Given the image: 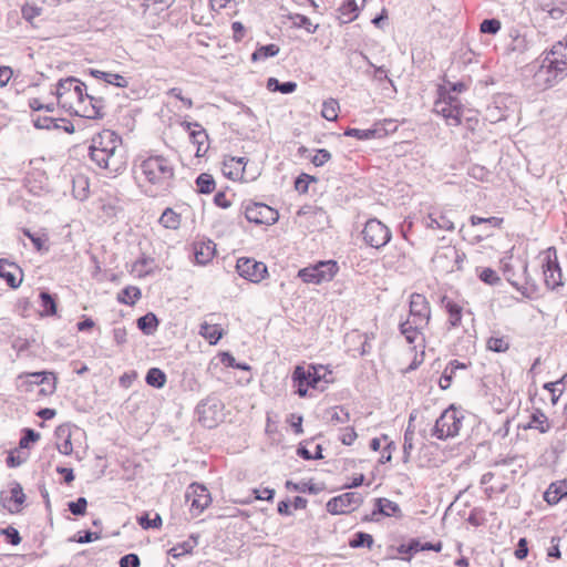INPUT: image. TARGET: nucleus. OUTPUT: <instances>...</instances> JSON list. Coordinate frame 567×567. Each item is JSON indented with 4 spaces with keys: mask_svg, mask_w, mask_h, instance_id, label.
<instances>
[{
    "mask_svg": "<svg viewBox=\"0 0 567 567\" xmlns=\"http://www.w3.org/2000/svg\"><path fill=\"white\" fill-rule=\"evenodd\" d=\"M90 158L110 173H120L126 167L122 138L111 130H104L92 138Z\"/></svg>",
    "mask_w": 567,
    "mask_h": 567,
    "instance_id": "nucleus-1",
    "label": "nucleus"
},
{
    "mask_svg": "<svg viewBox=\"0 0 567 567\" xmlns=\"http://www.w3.org/2000/svg\"><path fill=\"white\" fill-rule=\"evenodd\" d=\"M140 169L145 181V194L151 197L164 195L174 184L175 169L171 161L164 156H150L144 159Z\"/></svg>",
    "mask_w": 567,
    "mask_h": 567,
    "instance_id": "nucleus-2",
    "label": "nucleus"
},
{
    "mask_svg": "<svg viewBox=\"0 0 567 567\" xmlns=\"http://www.w3.org/2000/svg\"><path fill=\"white\" fill-rule=\"evenodd\" d=\"M54 94L60 106L70 113L80 115V110L87 96L86 85L79 79L69 76L58 82Z\"/></svg>",
    "mask_w": 567,
    "mask_h": 567,
    "instance_id": "nucleus-3",
    "label": "nucleus"
},
{
    "mask_svg": "<svg viewBox=\"0 0 567 567\" xmlns=\"http://www.w3.org/2000/svg\"><path fill=\"white\" fill-rule=\"evenodd\" d=\"M463 415L451 405L436 420L432 430V435L437 440H447L458 435L462 427Z\"/></svg>",
    "mask_w": 567,
    "mask_h": 567,
    "instance_id": "nucleus-4",
    "label": "nucleus"
},
{
    "mask_svg": "<svg viewBox=\"0 0 567 567\" xmlns=\"http://www.w3.org/2000/svg\"><path fill=\"white\" fill-rule=\"evenodd\" d=\"M545 69L548 73H554V81L565 76L567 73V43L559 41L553 45L542 62L540 72Z\"/></svg>",
    "mask_w": 567,
    "mask_h": 567,
    "instance_id": "nucleus-5",
    "label": "nucleus"
},
{
    "mask_svg": "<svg viewBox=\"0 0 567 567\" xmlns=\"http://www.w3.org/2000/svg\"><path fill=\"white\" fill-rule=\"evenodd\" d=\"M338 270L339 266L337 261L326 260L300 269L298 277L306 284L320 285L332 280Z\"/></svg>",
    "mask_w": 567,
    "mask_h": 567,
    "instance_id": "nucleus-6",
    "label": "nucleus"
},
{
    "mask_svg": "<svg viewBox=\"0 0 567 567\" xmlns=\"http://www.w3.org/2000/svg\"><path fill=\"white\" fill-rule=\"evenodd\" d=\"M363 240L372 248L380 249L391 240V230L377 218L369 219L362 230Z\"/></svg>",
    "mask_w": 567,
    "mask_h": 567,
    "instance_id": "nucleus-7",
    "label": "nucleus"
},
{
    "mask_svg": "<svg viewBox=\"0 0 567 567\" xmlns=\"http://www.w3.org/2000/svg\"><path fill=\"white\" fill-rule=\"evenodd\" d=\"M465 254L454 246H444L439 249L434 257L433 262L437 268L445 272H453L462 269Z\"/></svg>",
    "mask_w": 567,
    "mask_h": 567,
    "instance_id": "nucleus-8",
    "label": "nucleus"
},
{
    "mask_svg": "<svg viewBox=\"0 0 567 567\" xmlns=\"http://www.w3.org/2000/svg\"><path fill=\"white\" fill-rule=\"evenodd\" d=\"M362 503V496L358 492H347L331 498L327 503V511L330 514H346L358 508Z\"/></svg>",
    "mask_w": 567,
    "mask_h": 567,
    "instance_id": "nucleus-9",
    "label": "nucleus"
},
{
    "mask_svg": "<svg viewBox=\"0 0 567 567\" xmlns=\"http://www.w3.org/2000/svg\"><path fill=\"white\" fill-rule=\"evenodd\" d=\"M236 269L240 277L254 284L260 282L268 274L267 266L252 258H239Z\"/></svg>",
    "mask_w": 567,
    "mask_h": 567,
    "instance_id": "nucleus-10",
    "label": "nucleus"
},
{
    "mask_svg": "<svg viewBox=\"0 0 567 567\" xmlns=\"http://www.w3.org/2000/svg\"><path fill=\"white\" fill-rule=\"evenodd\" d=\"M245 216L250 223L257 225H272L278 220V212L262 203H252L245 209Z\"/></svg>",
    "mask_w": 567,
    "mask_h": 567,
    "instance_id": "nucleus-11",
    "label": "nucleus"
},
{
    "mask_svg": "<svg viewBox=\"0 0 567 567\" xmlns=\"http://www.w3.org/2000/svg\"><path fill=\"white\" fill-rule=\"evenodd\" d=\"M414 323L426 327L431 319V308L425 296L412 293L410 297V317Z\"/></svg>",
    "mask_w": 567,
    "mask_h": 567,
    "instance_id": "nucleus-12",
    "label": "nucleus"
},
{
    "mask_svg": "<svg viewBox=\"0 0 567 567\" xmlns=\"http://www.w3.org/2000/svg\"><path fill=\"white\" fill-rule=\"evenodd\" d=\"M543 274H544V280L547 288L554 290L557 287L563 285L561 281V269L559 267V264L557 261V256L554 252V257L551 258V255H547L543 265Z\"/></svg>",
    "mask_w": 567,
    "mask_h": 567,
    "instance_id": "nucleus-13",
    "label": "nucleus"
},
{
    "mask_svg": "<svg viewBox=\"0 0 567 567\" xmlns=\"http://www.w3.org/2000/svg\"><path fill=\"white\" fill-rule=\"evenodd\" d=\"M182 126L189 132L192 143L197 145L196 156H203L208 150V146L206 145L208 134L206 130L197 122L184 121Z\"/></svg>",
    "mask_w": 567,
    "mask_h": 567,
    "instance_id": "nucleus-14",
    "label": "nucleus"
},
{
    "mask_svg": "<svg viewBox=\"0 0 567 567\" xmlns=\"http://www.w3.org/2000/svg\"><path fill=\"white\" fill-rule=\"evenodd\" d=\"M187 501L192 502V508L197 509L198 514L202 513L212 502L208 489L200 484L193 483L186 492Z\"/></svg>",
    "mask_w": 567,
    "mask_h": 567,
    "instance_id": "nucleus-15",
    "label": "nucleus"
},
{
    "mask_svg": "<svg viewBox=\"0 0 567 567\" xmlns=\"http://www.w3.org/2000/svg\"><path fill=\"white\" fill-rule=\"evenodd\" d=\"M434 111L442 115L450 125L461 124V103L446 102V99H439L434 104Z\"/></svg>",
    "mask_w": 567,
    "mask_h": 567,
    "instance_id": "nucleus-16",
    "label": "nucleus"
},
{
    "mask_svg": "<svg viewBox=\"0 0 567 567\" xmlns=\"http://www.w3.org/2000/svg\"><path fill=\"white\" fill-rule=\"evenodd\" d=\"M105 100L102 96L89 94L85 96L83 107L80 110V116L86 118H102L104 116Z\"/></svg>",
    "mask_w": 567,
    "mask_h": 567,
    "instance_id": "nucleus-17",
    "label": "nucleus"
},
{
    "mask_svg": "<svg viewBox=\"0 0 567 567\" xmlns=\"http://www.w3.org/2000/svg\"><path fill=\"white\" fill-rule=\"evenodd\" d=\"M0 278L4 279L9 287L17 289L22 282V270L14 262L0 259Z\"/></svg>",
    "mask_w": 567,
    "mask_h": 567,
    "instance_id": "nucleus-18",
    "label": "nucleus"
},
{
    "mask_svg": "<svg viewBox=\"0 0 567 567\" xmlns=\"http://www.w3.org/2000/svg\"><path fill=\"white\" fill-rule=\"evenodd\" d=\"M292 380L293 382L305 381L307 386L317 389L321 381V375L319 374V369L313 365L309 367L308 370L301 365H297L292 373Z\"/></svg>",
    "mask_w": 567,
    "mask_h": 567,
    "instance_id": "nucleus-19",
    "label": "nucleus"
},
{
    "mask_svg": "<svg viewBox=\"0 0 567 567\" xmlns=\"http://www.w3.org/2000/svg\"><path fill=\"white\" fill-rule=\"evenodd\" d=\"M388 133L386 128L382 124H375L372 128L360 130V128H348L344 131L346 136L355 137L361 141L371 138H381Z\"/></svg>",
    "mask_w": 567,
    "mask_h": 567,
    "instance_id": "nucleus-20",
    "label": "nucleus"
},
{
    "mask_svg": "<svg viewBox=\"0 0 567 567\" xmlns=\"http://www.w3.org/2000/svg\"><path fill=\"white\" fill-rule=\"evenodd\" d=\"M218 410V404L213 403L210 404L208 401L204 402L202 401L196 409V412L198 414V421L206 427H214L216 425V420L213 415Z\"/></svg>",
    "mask_w": 567,
    "mask_h": 567,
    "instance_id": "nucleus-21",
    "label": "nucleus"
},
{
    "mask_svg": "<svg viewBox=\"0 0 567 567\" xmlns=\"http://www.w3.org/2000/svg\"><path fill=\"white\" fill-rule=\"evenodd\" d=\"M377 514H380V515H383L386 517H391V516L399 517V516H401V508L395 502H392L391 499L385 498V497H380V498H375V508H374L372 515L374 516Z\"/></svg>",
    "mask_w": 567,
    "mask_h": 567,
    "instance_id": "nucleus-22",
    "label": "nucleus"
},
{
    "mask_svg": "<svg viewBox=\"0 0 567 567\" xmlns=\"http://www.w3.org/2000/svg\"><path fill=\"white\" fill-rule=\"evenodd\" d=\"M567 496V481L551 483L544 493V499L549 505H556L563 497Z\"/></svg>",
    "mask_w": 567,
    "mask_h": 567,
    "instance_id": "nucleus-23",
    "label": "nucleus"
},
{
    "mask_svg": "<svg viewBox=\"0 0 567 567\" xmlns=\"http://www.w3.org/2000/svg\"><path fill=\"white\" fill-rule=\"evenodd\" d=\"M425 224L432 229L453 230L455 228L453 220L446 214H429Z\"/></svg>",
    "mask_w": 567,
    "mask_h": 567,
    "instance_id": "nucleus-24",
    "label": "nucleus"
},
{
    "mask_svg": "<svg viewBox=\"0 0 567 567\" xmlns=\"http://www.w3.org/2000/svg\"><path fill=\"white\" fill-rule=\"evenodd\" d=\"M424 328V326L414 323V321H411V319H406L400 323V332L404 336L406 342L410 344H414L416 342Z\"/></svg>",
    "mask_w": 567,
    "mask_h": 567,
    "instance_id": "nucleus-25",
    "label": "nucleus"
},
{
    "mask_svg": "<svg viewBox=\"0 0 567 567\" xmlns=\"http://www.w3.org/2000/svg\"><path fill=\"white\" fill-rule=\"evenodd\" d=\"M90 74L95 79L102 80L105 83L117 87H127L128 85V81L121 74L104 72L96 69H91Z\"/></svg>",
    "mask_w": 567,
    "mask_h": 567,
    "instance_id": "nucleus-26",
    "label": "nucleus"
},
{
    "mask_svg": "<svg viewBox=\"0 0 567 567\" xmlns=\"http://www.w3.org/2000/svg\"><path fill=\"white\" fill-rule=\"evenodd\" d=\"M441 303L450 316L449 322L451 327L455 328L460 326L462 320V307L446 296L442 297Z\"/></svg>",
    "mask_w": 567,
    "mask_h": 567,
    "instance_id": "nucleus-27",
    "label": "nucleus"
},
{
    "mask_svg": "<svg viewBox=\"0 0 567 567\" xmlns=\"http://www.w3.org/2000/svg\"><path fill=\"white\" fill-rule=\"evenodd\" d=\"M215 255V245L212 241L202 243L195 246V260L198 265L208 264Z\"/></svg>",
    "mask_w": 567,
    "mask_h": 567,
    "instance_id": "nucleus-28",
    "label": "nucleus"
},
{
    "mask_svg": "<svg viewBox=\"0 0 567 567\" xmlns=\"http://www.w3.org/2000/svg\"><path fill=\"white\" fill-rule=\"evenodd\" d=\"M199 334L210 344H216L223 337V329L218 324L203 322L199 327Z\"/></svg>",
    "mask_w": 567,
    "mask_h": 567,
    "instance_id": "nucleus-29",
    "label": "nucleus"
},
{
    "mask_svg": "<svg viewBox=\"0 0 567 567\" xmlns=\"http://www.w3.org/2000/svg\"><path fill=\"white\" fill-rule=\"evenodd\" d=\"M137 328L146 336H152L158 327V319L153 312L140 317L136 321Z\"/></svg>",
    "mask_w": 567,
    "mask_h": 567,
    "instance_id": "nucleus-30",
    "label": "nucleus"
},
{
    "mask_svg": "<svg viewBox=\"0 0 567 567\" xmlns=\"http://www.w3.org/2000/svg\"><path fill=\"white\" fill-rule=\"evenodd\" d=\"M24 501L25 495L23 493L22 486L19 483H14L11 487V497L9 502L12 503V505H8L9 512L19 513Z\"/></svg>",
    "mask_w": 567,
    "mask_h": 567,
    "instance_id": "nucleus-31",
    "label": "nucleus"
},
{
    "mask_svg": "<svg viewBox=\"0 0 567 567\" xmlns=\"http://www.w3.org/2000/svg\"><path fill=\"white\" fill-rule=\"evenodd\" d=\"M526 427L538 430L540 433H546L549 430L548 419L542 410L536 409L532 413Z\"/></svg>",
    "mask_w": 567,
    "mask_h": 567,
    "instance_id": "nucleus-32",
    "label": "nucleus"
},
{
    "mask_svg": "<svg viewBox=\"0 0 567 567\" xmlns=\"http://www.w3.org/2000/svg\"><path fill=\"white\" fill-rule=\"evenodd\" d=\"M267 89L274 92H280L282 94H290L296 91L297 83L292 81L279 82L276 78H269L267 81Z\"/></svg>",
    "mask_w": 567,
    "mask_h": 567,
    "instance_id": "nucleus-33",
    "label": "nucleus"
},
{
    "mask_svg": "<svg viewBox=\"0 0 567 567\" xmlns=\"http://www.w3.org/2000/svg\"><path fill=\"white\" fill-rule=\"evenodd\" d=\"M145 381L153 388L162 389L166 383V374L158 368H151L146 373Z\"/></svg>",
    "mask_w": 567,
    "mask_h": 567,
    "instance_id": "nucleus-34",
    "label": "nucleus"
},
{
    "mask_svg": "<svg viewBox=\"0 0 567 567\" xmlns=\"http://www.w3.org/2000/svg\"><path fill=\"white\" fill-rule=\"evenodd\" d=\"M159 224L167 229H177L181 225V215L172 208H166L159 217Z\"/></svg>",
    "mask_w": 567,
    "mask_h": 567,
    "instance_id": "nucleus-35",
    "label": "nucleus"
},
{
    "mask_svg": "<svg viewBox=\"0 0 567 567\" xmlns=\"http://www.w3.org/2000/svg\"><path fill=\"white\" fill-rule=\"evenodd\" d=\"M40 300L42 306L41 316H54L56 313V302L53 296L48 291L40 292Z\"/></svg>",
    "mask_w": 567,
    "mask_h": 567,
    "instance_id": "nucleus-36",
    "label": "nucleus"
},
{
    "mask_svg": "<svg viewBox=\"0 0 567 567\" xmlns=\"http://www.w3.org/2000/svg\"><path fill=\"white\" fill-rule=\"evenodd\" d=\"M289 19L291 20V23L293 27L302 28L308 33H315L318 28V24H313L311 22V20L303 14H299V13L290 14Z\"/></svg>",
    "mask_w": 567,
    "mask_h": 567,
    "instance_id": "nucleus-37",
    "label": "nucleus"
},
{
    "mask_svg": "<svg viewBox=\"0 0 567 567\" xmlns=\"http://www.w3.org/2000/svg\"><path fill=\"white\" fill-rule=\"evenodd\" d=\"M32 379V383L34 384H48L50 386V392H53L55 389V377L53 372H34L28 374Z\"/></svg>",
    "mask_w": 567,
    "mask_h": 567,
    "instance_id": "nucleus-38",
    "label": "nucleus"
},
{
    "mask_svg": "<svg viewBox=\"0 0 567 567\" xmlns=\"http://www.w3.org/2000/svg\"><path fill=\"white\" fill-rule=\"evenodd\" d=\"M279 53V47L276 44H267L259 47L252 54L251 60L258 61V60H265L267 58L275 56Z\"/></svg>",
    "mask_w": 567,
    "mask_h": 567,
    "instance_id": "nucleus-39",
    "label": "nucleus"
},
{
    "mask_svg": "<svg viewBox=\"0 0 567 567\" xmlns=\"http://www.w3.org/2000/svg\"><path fill=\"white\" fill-rule=\"evenodd\" d=\"M349 545L352 548H360V547L371 548L373 545V537L368 533L358 532L350 539Z\"/></svg>",
    "mask_w": 567,
    "mask_h": 567,
    "instance_id": "nucleus-40",
    "label": "nucleus"
},
{
    "mask_svg": "<svg viewBox=\"0 0 567 567\" xmlns=\"http://www.w3.org/2000/svg\"><path fill=\"white\" fill-rule=\"evenodd\" d=\"M32 123L35 128L39 130H59L61 125L58 120L51 116H40L38 115L32 120Z\"/></svg>",
    "mask_w": 567,
    "mask_h": 567,
    "instance_id": "nucleus-41",
    "label": "nucleus"
},
{
    "mask_svg": "<svg viewBox=\"0 0 567 567\" xmlns=\"http://www.w3.org/2000/svg\"><path fill=\"white\" fill-rule=\"evenodd\" d=\"M196 185L199 193L210 194L216 184L212 175L203 173L196 178Z\"/></svg>",
    "mask_w": 567,
    "mask_h": 567,
    "instance_id": "nucleus-42",
    "label": "nucleus"
},
{
    "mask_svg": "<svg viewBox=\"0 0 567 567\" xmlns=\"http://www.w3.org/2000/svg\"><path fill=\"white\" fill-rule=\"evenodd\" d=\"M339 103L334 99L324 101L321 115L328 121H334L338 117Z\"/></svg>",
    "mask_w": 567,
    "mask_h": 567,
    "instance_id": "nucleus-43",
    "label": "nucleus"
},
{
    "mask_svg": "<svg viewBox=\"0 0 567 567\" xmlns=\"http://www.w3.org/2000/svg\"><path fill=\"white\" fill-rule=\"evenodd\" d=\"M196 545L197 540L193 538V540H186L174 546L169 549L168 554L174 558H178L185 554L190 553Z\"/></svg>",
    "mask_w": 567,
    "mask_h": 567,
    "instance_id": "nucleus-44",
    "label": "nucleus"
},
{
    "mask_svg": "<svg viewBox=\"0 0 567 567\" xmlns=\"http://www.w3.org/2000/svg\"><path fill=\"white\" fill-rule=\"evenodd\" d=\"M141 298V290L137 287H126L122 290L118 296V300L122 303H134L136 300Z\"/></svg>",
    "mask_w": 567,
    "mask_h": 567,
    "instance_id": "nucleus-45",
    "label": "nucleus"
},
{
    "mask_svg": "<svg viewBox=\"0 0 567 567\" xmlns=\"http://www.w3.org/2000/svg\"><path fill=\"white\" fill-rule=\"evenodd\" d=\"M486 346L488 350L494 352H505L509 348V343L504 337H491Z\"/></svg>",
    "mask_w": 567,
    "mask_h": 567,
    "instance_id": "nucleus-46",
    "label": "nucleus"
},
{
    "mask_svg": "<svg viewBox=\"0 0 567 567\" xmlns=\"http://www.w3.org/2000/svg\"><path fill=\"white\" fill-rule=\"evenodd\" d=\"M176 0H144L142 3V7L144 9V13L151 10L152 7L158 6L156 8L155 13H159L164 11L165 9H168L174 4Z\"/></svg>",
    "mask_w": 567,
    "mask_h": 567,
    "instance_id": "nucleus-47",
    "label": "nucleus"
},
{
    "mask_svg": "<svg viewBox=\"0 0 567 567\" xmlns=\"http://www.w3.org/2000/svg\"><path fill=\"white\" fill-rule=\"evenodd\" d=\"M501 30V21L498 19H485L481 22L480 31L485 34H496Z\"/></svg>",
    "mask_w": 567,
    "mask_h": 567,
    "instance_id": "nucleus-48",
    "label": "nucleus"
},
{
    "mask_svg": "<svg viewBox=\"0 0 567 567\" xmlns=\"http://www.w3.org/2000/svg\"><path fill=\"white\" fill-rule=\"evenodd\" d=\"M40 440V433L35 432L32 429H23V435L20 439L19 446L21 449H28L31 443H35Z\"/></svg>",
    "mask_w": 567,
    "mask_h": 567,
    "instance_id": "nucleus-49",
    "label": "nucleus"
},
{
    "mask_svg": "<svg viewBox=\"0 0 567 567\" xmlns=\"http://www.w3.org/2000/svg\"><path fill=\"white\" fill-rule=\"evenodd\" d=\"M140 526L144 529L148 528H159L162 526V517L159 514H156L153 519L148 518L147 514L142 515L137 518Z\"/></svg>",
    "mask_w": 567,
    "mask_h": 567,
    "instance_id": "nucleus-50",
    "label": "nucleus"
},
{
    "mask_svg": "<svg viewBox=\"0 0 567 567\" xmlns=\"http://www.w3.org/2000/svg\"><path fill=\"white\" fill-rule=\"evenodd\" d=\"M359 7L355 0H347L340 8L342 16H348L347 21H352L358 16Z\"/></svg>",
    "mask_w": 567,
    "mask_h": 567,
    "instance_id": "nucleus-51",
    "label": "nucleus"
},
{
    "mask_svg": "<svg viewBox=\"0 0 567 567\" xmlns=\"http://www.w3.org/2000/svg\"><path fill=\"white\" fill-rule=\"evenodd\" d=\"M68 506L73 515L82 516L86 512L87 501L85 497H79L75 502H70Z\"/></svg>",
    "mask_w": 567,
    "mask_h": 567,
    "instance_id": "nucleus-52",
    "label": "nucleus"
},
{
    "mask_svg": "<svg viewBox=\"0 0 567 567\" xmlns=\"http://www.w3.org/2000/svg\"><path fill=\"white\" fill-rule=\"evenodd\" d=\"M471 224L473 226H476V225H480V224H488L491 225L492 227H501L502 224H503V218H499V217H488V218H484V217H478V216H472L471 217Z\"/></svg>",
    "mask_w": 567,
    "mask_h": 567,
    "instance_id": "nucleus-53",
    "label": "nucleus"
},
{
    "mask_svg": "<svg viewBox=\"0 0 567 567\" xmlns=\"http://www.w3.org/2000/svg\"><path fill=\"white\" fill-rule=\"evenodd\" d=\"M480 279L488 285H495L501 281V278L492 268H484L480 274Z\"/></svg>",
    "mask_w": 567,
    "mask_h": 567,
    "instance_id": "nucleus-54",
    "label": "nucleus"
},
{
    "mask_svg": "<svg viewBox=\"0 0 567 567\" xmlns=\"http://www.w3.org/2000/svg\"><path fill=\"white\" fill-rule=\"evenodd\" d=\"M329 414L330 421L333 423H344L349 420V413L341 408H332Z\"/></svg>",
    "mask_w": 567,
    "mask_h": 567,
    "instance_id": "nucleus-55",
    "label": "nucleus"
},
{
    "mask_svg": "<svg viewBox=\"0 0 567 567\" xmlns=\"http://www.w3.org/2000/svg\"><path fill=\"white\" fill-rule=\"evenodd\" d=\"M1 534L4 535L8 539V542L14 546L19 545L21 543V536H20L18 529H16L12 526L2 528Z\"/></svg>",
    "mask_w": 567,
    "mask_h": 567,
    "instance_id": "nucleus-56",
    "label": "nucleus"
},
{
    "mask_svg": "<svg viewBox=\"0 0 567 567\" xmlns=\"http://www.w3.org/2000/svg\"><path fill=\"white\" fill-rule=\"evenodd\" d=\"M23 234L32 241L37 251H48L49 248L44 245L45 240L40 236L32 234L29 229H23Z\"/></svg>",
    "mask_w": 567,
    "mask_h": 567,
    "instance_id": "nucleus-57",
    "label": "nucleus"
},
{
    "mask_svg": "<svg viewBox=\"0 0 567 567\" xmlns=\"http://www.w3.org/2000/svg\"><path fill=\"white\" fill-rule=\"evenodd\" d=\"M331 159V153L326 148H320L317 151V154L311 158V163L319 167L326 164Z\"/></svg>",
    "mask_w": 567,
    "mask_h": 567,
    "instance_id": "nucleus-58",
    "label": "nucleus"
},
{
    "mask_svg": "<svg viewBox=\"0 0 567 567\" xmlns=\"http://www.w3.org/2000/svg\"><path fill=\"white\" fill-rule=\"evenodd\" d=\"M309 182H316V178L308 175L301 174L295 182V187L300 193H307Z\"/></svg>",
    "mask_w": 567,
    "mask_h": 567,
    "instance_id": "nucleus-59",
    "label": "nucleus"
},
{
    "mask_svg": "<svg viewBox=\"0 0 567 567\" xmlns=\"http://www.w3.org/2000/svg\"><path fill=\"white\" fill-rule=\"evenodd\" d=\"M120 567H140V557L136 554H126L121 557Z\"/></svg>",
    "mask_w": 567,
    "mask_h": 567,
    "instance_id": "nucleus-60",
    "label": "nucleus"
},
{
    "mask_svg": "<svg viewBox=\"0 0 567 567\" xmlns=\"http://www.w3.org/2000/svg\"><path fill=\"white\" fill-rule=\"evenodd\" d=\"M422 545L423 544L420 543L419 540L411 539L408 545H401L399 550L402 554H415L419 551H423V549H421Z\"/></svg>",
    "mask_w": 567,
    "mask_h": 567,
    "instance_id": "nucleus-61",
    "label": "nucleus"
},
{
    "mask_svg": "<svg viewBox=\"0 0 567 567\" xmlns=\"http://www.w3.org/2000/svg\"><path fill=\"white\" fill-rule=\"evenodd\" d=\"M414 436H404L403 442V457L402 461L404 463H408L410 461L411 453L414 449Z\"/></svg>",
    "mask_w": 567,
    "mask_h": 567,
    "instance_id": "nucleus-62",
    "label": "nucleus"
},
{
    "mask_svg": "<svg viewBox=\"0 0 567 567\" xmlns=\"http://www.w3.org/2000/svg\"><path fill=\"white\" fill-rule=\"evenodd\" d=\"M167 94L178 99L187 109L193 107L192 99L183 96L182 89H179V87H172V89L168 90Z\"/></svg>",
    "mask_w": 567,
    "mask_h": 567,
    "instance_id": "nucleus-63",
    "label": "nucleus"
},
{
    "mask_svg": "<svg viewBox=\"0 0 567 567\" xmlns=\"http://www.w3.org/2000/svg\"><path fill=\"white\" fill-rule=\"evenodd\" d=\"M514 555L519 560H523V559H525L527 557V555H528V545H527V539L526 538H520L518 540L517 548L515 549Z\"/></svg>",
    "mask_w": 567,
    "mask_h": 567,
    "instance_id": "nucleus-64",
    "label": "nucleus"
}]
</instances>
